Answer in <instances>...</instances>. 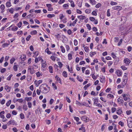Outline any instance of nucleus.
Here are the masks:
<instances>
[{
    "label": "nucleus",
    "instance_id": "obj_22",
    "mask_svg": "<svg viewBox=\"0 0 132 132\" xmlns=\"http://www.w3.org/2000/svg\"><path fill=\"white\" fill-rule=\"evenodd\" d=\"M81 105L87 107H90V106H89V105L87 103L85 102H83L82 103Z\"/></svg>",
    "mask_w": 132,
    "mask_h": 132
},
{
    "label": "nucleus",
    "instance_id": "obj_29",
    "mask_svg": "<svg viewBox=\"0 0 132 132\" xmlns=\"http://www.w3.org/2000/svg\"><path fill=\"white\" fill-rule=\"evenodd\" d=\"M72 58V55L70 53L68 54V59L69 60H71Z\"/></svg>",
    "mask_w": 132,
    "mask_h": 132
},
{
    "label": "nucleus",
    "instance_id": "obj_35",
    "mask_svg": "<svg viewBox=\"0 0 132 132\" xmlns=\"http://www.w3.org/2000/svg\"><path fill=\"white\" fill-rule=\"evenodd\" d=\"M79 130H82L83 132H85L86 130L84 127H81L79 129Z\"/></svg>",
    "mask_w": 132,
    "mask_h": 132
},
{
    "label": "nucleus",
    "instance_id": "obj_13",
    "mask_svg": "<svg viewBox=\"0 0 132 132\" xmlns=\"http://www.w3.org/2000/svg\"><path fill=\"white\" fill-rule=\"evenodd\" d=\"M4 88L7 92H10V90L11 88V87H9L8 85H6L5 86Z\"/></svg>",
    "mask_w": 132,
    "mask_h": 132
},
{
    "label": "nucleus",
    "instance_id": "obj_47",
    "mask_svg": "<svg viewBox=\"0 0 132 132\" xmlns=\"http://www.w3.org/2000/svg\"><path fill=\"white\" fill-rule=\"evenodd\" d=\"M52 86L53 87V88L55 89H57V87L55 85V84L54 83H52Z\"/></svg>",
    "mask_w": 132,
    "mask_h": 132
},
{
    "label": "nucleus",
    "instance_id": "obj_42",
    "mask_svg": "<svg viewBox=\"0 0 132 132\" xmlns=\"http://www.w3.org/2000/svg\"><path fill=\"white\" fill-rule=\"evenodd\" d=\"M90 75L92 76V78L96 80L97 78L95 76L94 73L91 74Z\"/></svg>",
    "mask_w": 132,
    "mask_h": 132
},
{
    "label": "nucleus",
    "instance_id": "obj_36",
    "mask_svg": "<svg viewBox=\"0 0 132 132\" xmlns=\"http://www.w3.org/2000/svg\"><path fill=\"white\" fill-rule=\"evenodd\" d=\"M60 48L61 49L62 52L63 53H64L65 52L64 47L62 46H60Z\"/></svg>",
    "mask_w": 132,
    "mask_h": 132
},
{
    "label": "nucleus",
    "instance_id": "obj_46",
    "mask_svg": "<svg viewBox=\"0 0 132 132\" xmlns=\"http://www.w3.org/2000/svg\"><path fill=\"white\" fill-rule=\"evenodd\" d=\"M84 50L86 52H88L89 49L88 47L87 46L84 47Z\"/></svg>",
    "mask_w": 132,
    "mask_h": 132
},
{
    "label": "nucleus",
    "instance_id": "obj_5",
    "mask_svg": "<svg viewBox=\"0 0 132 132\" xmlns=\"http://www.w3.org/2000/svg\"><path fill=\"white\" fill-rule=\"evenodd\" d=\"M118 102L120 104H123L124 101L122 97H119L117 100Z\"/></svg>",
    "mask_w": 132,
    "mask_h": 132
},
{
    "label": "nucleus",
    "instance_id": "obj_38",
    "mask_svg": "<svg viewBox=\"0 0 132 132\" xmlns=\"http://www.w3.org/2000/svg\"><path fill=\"white\" fill-rule=\"evenodd\" d=\"M77 79L80 82H82L83 81V79L81 77H79L78 76L77 77Z\"/></svg>",
    "mask_w": 132,
    "mask_h": 132
},
{
    "label": "nucleus",
    "instance_id": "obj_37",
    "mask_svg": "<svg viewBox=\"0 0 132 132\" xmlns=\"http://www.w3.org/2000/svg\"><path fill=\"white\" fill-rule=\"evenodd\" d=\"M110 4L111 5H117L118 4V3L116 2L112 1L110 3Z\"/></svg>",
    "mask_w": 132,
    "mask_h": 132
},
{
    "label": "nucleus",
    "instance_id": "obj_49",
    "mask_svg": "<svg viewBox=\"0 0 132 132\" xmlns=\"http://www.w3.org/2000/svg\"><path fill=\"white\" fill-rule=\"evenodd\" d=\"M58 64L59 66V67L60 68H61L62 67L63 64L61 62H58Z\"/></svg>",
    "mask_w": 132,
    "mask_h": 132
},
{
    "label": "nucleus",
    "instance_id": "obj_14",
    "mask_svg": "<svg viewBox=\"0 0 132 132\" xmlns=\"http://www.w3.org/2000/svg\"><path fill=\"white\" fill-rule=\"evenodd\" d=\"M77 18L80 20V21H81L82 20L85 19L86 18V17L85 16L81 15L78 16Z\"/></svg>",
    "mask_w": 132,
    "mask_h": 132
},
{
    "label": "nucleus",
    "instance_id": "obj_53",
    "mask_svg": "<svg viewBox=\"0 0 132 132\" xmlns=\"http://www.w3.org/2000/svg\"><path fill=\"white\" fill-rule=\"evenodd\" d=\"M25 100L27 101H30L32 99V97H26L25 98Z\"/></svg>",
    "mask_w": 132,
    "mask_h": 132
},
{
    "label": "nucleus",
    "instance_id": "obj_25",
    "mask_svg": "<svg viewBox=\"0 0 132 132\" xmlns=\"http://www.w3.org/2000/svg\"><path fill=\"white\" fill-rule=\"evenodd\" d=\"M91 85V84L90 83H89L87 84V85H85L84 87V90H86L87 88L90 86Z\"/></svg>",
    "mask_w": 132,
    "mask_h": 132
},
{
    "label": "nucleus",
    "instance_id": "obj_41",
    "mask_svg": "<svg viewBox=\"0 0 132 132\" xmlns=\"http://www.w3.org/2000/svg\"><path fill=\"white\" fill-rule=\"evenodd\" d=\"M101 4L100 3H98L96 5L95 7L96 8H98L100 7H101Z\"/></svg>",
    "mask_w": 132,
    "mask_h": 132
},
{
    "label": "nucleus",
    "instance_id": "obj_50",
    "mask_svg": "<svg viewBox=\"0 0 132 132\" xmlns=\"http://www.w3.org/2000/svg\"><path fill=\"white\" fill-rule=\"evenodd\" d=\"M76 104L77 105H79V106L81 105L82 103H81L77 101H76Z\"/></svg>",
    "mask_w": 132,
    "mask_h": 132
},
{
    "label": "nucleus",
    "instance_id": "obj_26",
    "mask_svg": "<svg viewBox=\"0 0 132 132\" xmlns=\"http://www.w3.org/2000/svg\"><path fill=\"white\" fill-rule=\"evenodd\" d=\"M55 16V15L54 14H49L47 15V17L49 18H51Z\"/></svg>",
    "mask_w": 132,
    "mask_h": 132
},
{
    "label": "nucleus",
    "instance_id": "obj_56",
    "mask_svg": "<svg viewBox=\"0 0 132 132\" xmlns=\"http://www.w3.org/2000/svg\"><path fill=\"white\" fill-rule=\"evenodd\" d=\"M89 19L92 21H94L95 20V19L93 17H90L89 18Z\"/></svg>",
    "mask_w": 132,
    "mask_h": 132
},
{
    "label": "nucleus",
    "instance_id": "obj_17",
    "mask_svg": "<svg viewBox=\"0 0 132 132\" xmlns=\"http://www.w3.org/2000/svg\"><path fill=\"white\" fill-rule=\"evenodd\" d=\"M112 9L113 10L119 9L120 10L122 9V7L118 6H115L112 7Z\"/></svg>",
    "mask_w": 132,
    "mask_h": 132
},
{
    "label": "nucleus",
    "instance_id": "obj_59",
    "mask_svg": "<svg viewBox=\"0 0 132 132\" xmlns=\"http://www.w3.org/2000/svg\"><path fill=\"white\" fill-rule=\"evenodd\" d=\"M116 110V109L115 108H112L111 109L112 112L113 113Z\"/></svg>",
    "mask_w": 132,
    "mask_h": 132
},
{
    "label": "nucleus",
    "instance_id": "obj_19",
    "mask_svg": "<svg viewBox=\"0 0 132 132\" xmlns=\"http://www.w3.org/2000/svg\"><path fill=\"white\" fill-rule=\"evenodd\" d=\"M107 97L108 98H109L110 99H113L114 96L111 94H108L107 95Z\"/></svg>",
    "mask_w": 132,
    "mask_h": 132
},
{
    "label": "nucleus",
    "instance_id": "obj_33",
    "mask_svg": "<svg viewBox=\"0 0 132 132\" xmlns=\"http://www.w3.org/2000/svg\"><path fill=\"white\" fill-rule=\"evenodd\" d=\"M63 76L65 78L67 77V72L65 71H64L62 73Z\"/></svg>",
    "mask_w": 132,
    "mask_h": 132
},
{
    "label": "nucleus",
    "instance_id": "obj_48",
    "mask_svg": "<svg viewBox=\"0 0 132 132\" xmlns=\"http://www.w3.org/2000/svg\"><path fill=\"white\" fill-rule=\"evenodd\" d=\"M55 36L58 39H59L61 38V36L59 34H56L55 35Z\"/></svg>",
    "mask_w": 132,
    "mask_h": 132
},
{
    "label": "nucleus",
    "instance_id": "obj_24",
    "mask_svg": "<svg viewBox=\"0 0 132 132\" xmlns=\"http://www.w3.org/2000/svg\"><path fill=\"white\" fill-rule=\"evenodd\" d=\"M42 67L43 68H45L47 64L45 61H44V62L41 63Z\"/></svg>",
    "mask_w": 132,
    "mask_h": 132
},
{
    "label": "nucleus",
    "instance_id": "obj_23",
    "mask_svg": "<svg viewBox=\"0 0 132 132\" xmlns=\"http://www.w3.org/2000/svg\"><path fill=\"white\" fill-rule=\"evenodd\" d=\"M26 58V56L25 55H22L20 57L22 61H24L25 59Z\"/></svg>",
    "mask_w": 132,
    "mask_h": 132
},
{
    "label": "nucleus",
    "instance_id": "obj_28",
    "mask_svg": "<svg viewBox=\"0 0 132 132\" xmlns=\"http://www.w3.org/2000/svg\"><path fill=\"white\" fill-rule=\"evenodd\" d=\"M48 69L49 70L50 72L51 73H53V67L51 66H50L48 67Z\"/></svg>",
    "mask_w": 132,
    "mask_h": 132
},
{
    "label": "nucleus",
    "instance_id": "obj_15",
    "mask_svg": "<svg viewBox=\"0 0 132 132\" xmlns=\"http://www.w3.org/2000/svg\"><path fill=\"white\" fill-rule=\"evenodd\" d=\"M127 20V18L126 17L122 16L121 18V21H122L124 23H125Z\"/></svg>",
    "mask_w": 132,
    "mask_h": 132
},
{
    "label": "nucleus",
    "instance_id": "obj_55",
    "mask_svg": "<svg viewBox=\"0 0 132 132\" xmlns=\"http://www.w3.org/2000/svg\"><path fill=\"white\" fill-rule=\"evenodd\" d=\"M39 54V52L38 51H36L34 54V57H36Z\"/></svg>",
    "mask_w": 132,
    "mask_h": 132
},
{
    "label": "nucleus",
    "instance_id": "obj_7",
    "mask_svg": "<svg viewBox=\"0 0 132 132\" xmlns=\"http://www.w3.org/2000/svg\"><path fill=\"white\" fill-rule=\"evenodd\" d=\"M46 6L48 8V10L49 11H52L53 8L52 7V5L51 4H47Z\"/></svg>",
    "mask_w": 132,
    "mask_h": 132
},
{
    "label": "nucleus",
    "instance_id": "obj_54",
    "mask_svg": "<svg viewBox=\"0 0 132 132\" xmlns=\"http://www.w3.org/2000/svg\"><path fill=\"white\" fill-rule=\"evenodd\" d=\"M20 118L21 119H23L24 118V115L22 113H21L20 114Z\"/></svg>",
    "mask_w": 132,
    "mask_h": 132
},
{
    "label": "nucleus",
    "instance_id": "obj_44",
    "mask_svg": "<svg viewBox=\"0 0 132 132\" xmlns=\"http://www.w3.org/2000/svg\"><path fill=\"white\" fill-rule=\"evenodd\" d=\"M22 24V22L20 21L19 23L17 24V26H18L19 28L21 27Z\"/></svg>",
    "mask_w": 132,
    "mask_h": 132
},
{
    "label": "nucleus",
    "instance_id": "obj_8",
    "mask_svg": "<svg viewBox=\"0 0 132 132\" xmlns=\"http://www.w3.org/2000/svg\"><path fill=\"white\" fill-rule=\"evenodd\" d=\"M82 119L86 122H88L89 121V119L86 116H84L82 118Z\"/></svg>",
    "mask_w": 132,
    "mask_h": 132
},
{
    "label": "nucleus",
    "instance_id": "obj_32",
    "mask_svg": "<svg viewBox=\"0 0 132 132\" xmlns=\"http://www.w3.org/2000/svg\"><path fill=\"white\" fill-rule=\"evenodd\" d=\"M6 5L7 7H9L11 6V4L10 2H7L6 3Z\"/></svg>",
    "mask_w": 132,
    "mask_h": 132
},
{
    "label": "nucleus",
    "instance_id": "obj_11",
    "mask_svg": "<svg viewBox=\"0 0 132 132\" xmlns=\"http://www.w3.org/2000/svg\"><path fill=\"white\" fill-rule=\"evenodd\" d=\"M124 77H123V81L122 82V83L123 85V86H125L126 85V84L127 83V77H126V76H125V79H124L123 78Z\"/></svg>",
    "mask_w": 132,
    "mask_h": 132
},
{
    "label": "nucleus",
    "instance_id": "obj_52",
    "mask_svg": "<svg viewBox=\"0 0 132 132\" xmlns=\"http://www.w3.org/2000/svg\"><path fill=\"white\" fill-rule=\"evenodd\" d=\"M9 45V44H8L7 43H5L4 44H3L2 45V46L3 48H5V47H6L8 46V45Z\"/></svg>",
    "mask_w": 132,
    "mask_h": 132
},
{
    "label": "nucleus",
    "instance_id": "obj_16",
    "mask_svg": "<svg viewBox=\"0 0 132 132\" xmlns=\"http://www.w3.org/2000/svg\"><path fill=\"white\" fill-rule=\"evenodd\" d=\"M124 62L126 64L128 65L130 63V61L129 59L126 58L124 59Z\"/></svg>",
    "mask_w": 132,
    "mask_h": 132
},
{
    "label": "nucleus",
    "instance_id": "obj_12",
    "mask_svg": "<svg viewBox=\"0 0 132 132\" xmlns=\"http://www.w3.org/2000/svg\"><path fill=\"white\" fill-rule=\"evenodd\" d=\"M100 81L102 83H104L105 82V80L104 76H102L100 77Z\"/></svg>",
    "mask_w": 132,
    "mask_h": 132
},
{
    "label": "nucleus",
    "instance_id": "obj_9",
    "mask_svg": "<svg viewBox=\"0 0 132 132\" xmlns=\"http://www.w3.org/2000/svg\"><path fill=\"white\" fill-rule=\"evenodd\" d=\"M42 80H38V81H35V84L36 85V87H38L39 86V85L42 83Z\"/></svg>",
    "mask_w": 132,
    "mask_h": 132
},
{
    "label": "nucleus",
    "instance_id": "obj_27",
    "mask_svg": "<svg viewBox=\"0 0 132 132\" xmlns=\"http://www.w3.org/2000/svg\"><path fill=\"white\" fill-rule=\"evenodd\" d=\"M96 54V52H91L90 53V55L91 57H92L94 55H95Z\"/></svg>",
    "mask_w": 132,
    "mask_h": 132
},
{
    "label": "nucleus",
    "instance_id": "obj_63",
    "mask_svg": "<svg viewBox=\"0 0 132 132\" xmlns=\"http://www.w3.org/2000/svg\"><path fill=\"white\" fill-rule=\"evenodd\" d=\"M0 8L2 10H4L5 9V6L3 4H2L0 6Z\"/></svg>",
    "mask_w": 132,
    "mask_h": 132
},
{
    "label": "nucleus",
    "instance_id": "obj_51",
    "mask_svg": "<svg viewBox=\"0 0 132 132\" xmlns=\"http://www.w3.org/2000/svg\"><path fill=\"white\" fill-rule=\"evenodd\" d=\"M13 69L14 71H16L18 69V67L17 65H14L13 67Z\"/></svg>",
    "mask_w": 132,
    "mask_h": 132
},
{
    "label": "nucleus",
    "instance_id": "obj_18",
    "mask_svg": "<svg viewBox=\"0 0 132 132\" xmlns=\"http://www.w3.org/2000/svg\"><path fill=\"white\" fill-rule=\"evenodd\" d=\"M28 72H29L31 74H32L33 73V69L31 68V67L29 66L28 68Z\"/></svg>",
    "mask_w": 132,
    "mask_h": 132
},
{
    "label": "nucleus",
    "instance_id": "obj_40",
    "mask_svg": "<svg viewBox=\"0 0 132 132\" xmlns=\"http://www.w3.org/2000/svg\"><path fill=\"white\" fill-rule=\"evenodd\" d=\"M118 124L120 125L121 127H123L124 126V123L122 122L121 121H120L119 122Z\"/></svg>",
    "mask_w": 132,
    "mask_h": 132
},
{
    "label": "nucleus",
    "instance_id": "obj_10",
    "mask_svg": "<svg viewBox=\"0 0 132 132\" xmlns=\"http://www.w3.org/2000/svg\"><path fill=\"white\" fill-rule=\"evenodd\" d=\"M15 123L16 122L14 120H11L9 121V122L7 123V124L9 126L11 124H12L13 125H14Z\"/></svg>",
    "mask_w": 132,
    "mask_h": 132
},
{
    "label": "nucleus",
    "instance_id": "obj_2",
    "mask_svg": "<svg viewBox=\"0 0 132 132\" xmlns=\"http://www.w3.org/2000/svg\"><path fill=\"white\" fill-rule=\"evenodd\" d=\"M123 99L125 101L129 102L130 101V99L129 95V94L123 93L122 94Z\"/></svg>",
    "mask_w": 132,
    "mask_h": 132
},
{
    "label": "nucleus",
    "instance_id": "obj_1",
    "mask_svg": "<svg viewBox=\"0 0 132 132\" xmlns=\"http://www.w3.org/2000/svg\"><path fill=\"white\" fill-rule=\"evenodd\" d=\"M40 89L42 93H46L49 91L50 88L46 84H44L40 86Z\"/></svg>",
    "mask_w": 132,
    "mask_h": 132
},
{
    "label": "nucleus",
    "instance_id": "obj_20",
    "mask_svg": "<svg viewBox=\"0 0 132 132\" xmlns=\"http://www.w3.org/2000/svg\"><path fill=\"white\" fill-rule=\"evenodd\" d=\"M122 113V111L120 109H118L117 111V114L120 115Z\"/></svg>",
    "mask_w": 132,
    "mask_h": 132
},
{
    "label": "nucleus",
    "instance_id": "obj_45",
    "mask_svg": "<svg viewBox=\"0 0 132 132\" xmlns=\"http://www.w3.org/2000/svg\"><path fill=\"white\" fill-rule=\"evenodd\" d=\"M11 101V100H10L8 101L6 104V105L7 106H9L10 105Z\"/></svg>",
    "mask_w": 132,
    "mask_h": 132
},
{
    "label": "nucleus",
    "instance_id": "obj_64",
    "mask_svg": "<svg viewBox=\"0 0 132 132\" xmlns=\"http://www.w3.org/2000/svg\"><path fill=\"white\" fill-rule=\"evenodd\" d=\"M74 45L75 46H76L78 44V41L76 39H74Z\"/></svg>",
    "mask_w": 132,
    "mask_h": 132
},
{
    "label": "nucleus",
    "instance_id": "obj_31",
    "mask_svg": "<svg viewBox=\"0 0 132 132\" xmlns=\"http://www.w3.org/2000/svg\"><path fill=\"white\" fill-rule=\"evenodd\" d=\"M90 3L92 5H95L96 2L95 0H90Z\"/></svg>",
    "mask_w": 132,
    "mask_h": 132
},
{
    "label": "nucleus",
    "instance_id": "obj_60",
    "mask_svg": "<svg viewBox=\"0 0 132 132\" xmlns=\"http://www.w3.org/2000/svg\"><path fill=\"white\" fill-rule=\"evenodd\" d=\"M65 1V0H60L58 2V3L61 4L64 3Z\"/></svg>",
    "mask_w": 132,
    "mask_h": 132
},
{
    "label": "nucleus",
    "instance_id": "obj_34",
    "mask_svg": "<svg viewBox=\"0 0 132 132\" xmlns=\"http://www.w3.org/2000/svg\"><path fill=\"white\" fill-rule=\"evenodd\" d=\"M18 29V28L16 26H14L12 28L11 30H12L14 31H16Z\"/></svg>",
    "mask_w": 132,
    "mask_h": 132
},
{
    "label": "nucleus",
    "instance_id": "obj_21",
    "mask_svg": "<svg viewBox=\"0 0 132 132\" xmlns=\"http://www.w3.org/2000/svg\"><path fill=\"white\" fill-rule=\"evenodd\" d=\"M41 59L42 58L40 57H39L38 58H36L35 59V62L36 63H37L38 61H40Z\"/></svg>",
    "mask_w": 132,
    "mask_h": 132
},
{
    "label": "nucleus",
    "instance_id": "obj_3",
    "mask_svg": "<svg viewBox=\"0 0 132 132\" xmlns=\"http://www.w3.org/2000/svg\"><path fill=\"white\" fill-rule=\"evenodd\" d=\"M128 126L130 128H132V118L131 117H129L127 120Z\"/></svg>",
    "mask_w": 132,
    "mask_h": 132
},
{
    "label": "nucleus",
    "instance_id": "obj_30",
    "mask_svg": "<svg viewBox=\"0 0 132 132\" xmlns=\"http://www.w3.org/2000/svg\"><path fill=\"white\" fill-rule=\"evenodd\" d=\"M116 73L117 76H120L121 74V72L119 70L117 71L116 72Z\"/></svg>",
    "mask_w": 132,
    "mask_h": 132
},
{
    "label": "nucleus",
    "instance_id": "obj_61",
    "mask_svg": "<svg viewBox=\"0 0 132 132\" xmlns=\"http://www.w3.org/2000/svg\"><path fill=\"white\" fill-rule=\"evenodd\" d=\"M121 68L123 70H126L127 69V68L125 67L124 66L122 65L121 67Z\"/></svg>",
    "mask_w": 132,
    "mask_h": 132
},
{
    "label": "nucleus",
    "instance_id": "obj_58",
    "mask_svg": "<svg viewBox=\"0 0 132 132\" xmlns=\"http://www.w3.org/2000/svg\"><path fill=\"white\" fill-rule=\"evenodd\" d=\"M86 27L89 30H90L91 29V27L90 26L89 24H86Z\"/></svg>",
    "mask_w": 132,
    "mask_h": 132
},
{
    "label": "nucleus",
    "instance_id": "obj_39",
    "mask_svg": "<svg viewBox=\"0 0 132 132\" xmlns=\"http://www.w3.org/2000/svg\"><path fill=\"white\" fill-rule=\"evenodd\" d=\"M45 52H46L48 54H50L51 53V52L49 51V49L48 48L45 50Z\"/></svg>",
    "mask_w": 132,
    "mask_h": 132
},
{
    "label": "nucleus",
    "instance_id": "obj_57",
    "mask_svg": "<svg viewBox=\"0 0 132 132\" xmlns=\"http://www.w3.org/2000/svg\"><path fill=\"white\" fill-rule=\"evenodd\" d=\"M65 25L62 24H59V26L61 28H62L64 27Z\"/></svg>",
    "mask_w": 132,
    "mask_h": 132
},
{
    "label": "nucleus",
    "instance_id": "obj_4",
    "mask_svg": "<svg viewBox=\"0 0 132 132\" xmlns=\"http://www.w3.org/2000/svg\"><path fill=\"white\" fill-rule=\"evenodd\" d=\"M4 113L5 112L4 111H2L0 113V117L1 118L3 119V122H5L7 120V119H4L5 118V117L3 114H4Z\"/></svg>",
    "mask_w": 132,
    "mask_h": 132
},
{
    "label": "nucleus",
    "instance_id": "obj_6",
    "mask_svg": "<svg viewBox=\"0 0 132 132\" xmlns=\"http://www.w3.org/2000/svg\"><path fill=\"white\" fill-rule=\"evenodd\" d=\"M92 100L94 101V105H95L98 102V98H92Z\"/></svg>",
    "mask_w": 132,
    "mask_h": 132
},
{
    "label": "nucleus",
    "instance_id": "obj_62",
    "mask_svg": "<svg viewBox=\"0 0 132 132\" xmlns=\"http://www.w3.org/2000/svg\"><path fill=\"white\" fill-rule=\"evenodd\" d=\"M33 16V14H31L28 15L26 16L28 18H30L31 17Z\"/></svg>",
    "mask_w": 132,
    "mask_h": 132
},
{
    "label": "nucleus",
    "instance_id": "obj_43",
    "mask_svg": "<svg viewBox=\"0 0 132 132\" xmlns=\"http://www.w3.org/2000/svg\"><path fill=\"white\" fill-rule=\"evenodd\" d=\"M15 59L13 57L10 60V63L11 64H12L15 61Z\"/></svg>",
    "mask_w": 132,
    "mask_h": 132
}]
</instances>
